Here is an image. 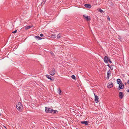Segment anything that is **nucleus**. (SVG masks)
Here are the masks:
<instances>
[{
    "label": "nucleus",
    "instance_id": "obj_31",
    "mask_svg": "<svg viewBox=\"0 0 129 129\" xmlns=\"http://www.w3.org/2000/svg\"><path fill=\"white\" fill-rule=\"evenodd\" d=\"M107 66H108L109 68H110V66H109V64H107Z\"/></svg>",
    "mask_w": 129,
    "mask_h": 129
},
{
    "label": "nucleus",
    "instance_id": "obj_26",
    "mask_svg": "<svg viewBox=\"0 0 129 129\" xmlns=\"http://www.w3.org/2000/svg\"><path fill=\"white\" fill-rule=\"evenodd\" d=\"M17 31V30H16L15 31H13L12 32V33H14V34L15 33H16Z\"/></svg>",
    "mask_w": 129,
    "mask_h": 129
},
{
    "label": "nucleus",
    "instance_id": "obj_19",
    "mask_svg": "<svg viewBox=\"0 0 129 129\" xmlns=\"http://www.w3.org/2000/svg\"><path fill=\"white\" fill-rule=\"evenodd\" d=\"M35 37L37 39H38L39 40L42 39V38L41 37H39V36H36Z\"/></svg>",
    "mask_w": 129,
    "mask_h": 129
},
{
    "label": "nucleus",
    "instance_id": "obj_32",
    "mask_svg": "<svg viewBox=\"0 0 129 129\" xmlns=\"http://www.w3.org/2000/svg\"><path fill=\"white\" fill-rule=\"evenodd\" d=\"M111 4L112 5H113V3L112 2L111 3Z\"/></svg>",
    "mask_w": 129,
    "mask_h": 129
},
{
    "label": "nucleus",
    "instance_id": "obj_14",
    "mask_svg": "<svg viewBox=\"0 0 129 129\" xmlns=\"http://www.w3.org/2000/svg\"><path fill=\"white\" fill-rule=\"evenodd\" d=\"M33 26V25H28L25 27V29H28L32 27Z\"/></svg>",
    "mask_w": 129,
    "mask_h": 129
},
{
    "label": "nucleus",
    "instance_id": "obj_21",
    "mask_svg": "<svg viewBox=\"0 0 129 129\" xmlns=\"http://www.w3.org/2000/svg\"><path fill=\"white\" fill-rule=\"evenodd\" d=\"M99 11L101 13L104 12L103 11V10H102L101 9H99Z\"/></svg>",
    "mask_w": 129,
    "mask_h": 129
},
{
    "label": "nucleus",
    "instance_id": "obj_16",
    "mask_svg": "<svg viewBox=\"0 0 129 129\" xmlns=\"http://www.w3.org/2000/svg\"><path fill=\"white\" fill-rule=\"evenodd\" d=\"M117 82L118 84H119L121 83V81L120 79H118L117 80Z\"/></svg>",
    "mask_w": 129,
    "mask_h": 129
},
{
    "label": "nucleus",
    "instance_id": "obj_20",
    "mask_svg": "<svg viewBox=\"0 0 129 129\" xmlns=\"http://www.w3.org/2000/svg\"><path fill=\"white\" fill-rule=\"evenodd\" d=\"M51 38H54L56 37V36L55 34L51 36Z\"/></svg>",
    "mask_w": 129,
    "mask_h": 129
},
{
    "label": "nucleus",
    "instance_id": "obj_1",
    "mask_svg": "<svg viewBox=\"0 0 129 129\" xmlns=\"http://www.w3.org/2000/svg\"><path fill=\"white\" fill-rule=\"evenodd\" d=\"M16 107L17 109L19 111L21 112L23 110V107L20 102L18 103L16 105Z\"/></svg>",
    "mask_w": 129,
    "mask_h": 129
},
{
    "label": "nucleus",
    "instance_id": "obj_25",
    "mask_svg": "<svg viewBox=\"0 0 129 129\" xmlns=\"http://www.w3.org/2000/svg\"><path fill=\"white\" fill-rule=\"evenodd\" d=\"M107 19L109 21L110 20V18L109 17V16H107Z\"/></svg>",
    "mask_w": 129,
    "mask_h": 129
},
{
    "label": "nucleus",
    "instance_id": "obj_2",
    "mask_svg": "<svg viewBox=\"0 0 129 129\" xmlns=\"http://www.w3.org/2000/svg\"><path fill=\"white\" fill-rule=\"evenodd\" d=\"M104 62L106 63H108V62L111 63V61L110 60L109 58L107 56H105L104 59Z\"/></svg>",
    "mask_w": 129,
    "mask_h": 129
},
{
    "label": "nucleus",
    "instance_id": "obj_28",
    "mask_svg": "<svg viewBox=\"0 0 129 129\" xmlns=\"http://www.w3.org/2000/svg\"><path fill=\"white\" fill-rule=\"evenodd\" d=\"M12 17L11 16H10V19H11V20L12 19Z\"/></svg>",
    "mask_w": 129,
    "mask_h": 129
},
{
    "label": "nucleus",
    "instance_id": "obj_27",
    "mask_svg": "<svg viewBox=\"0 0 129 129\" xmlns=\"http://www.w3.org/2000/svg\"><path fill=\"white\" fill-rule=\"evenodd\" d=\"M40 36L41 37H42L43 36V35L42 34H41L40 35Z\"/></svg>",
    "mask_w": 129,
    "mask_h": 129
},
{
    "label": "nucleus",
    "instance_id": "obj_10",
    "mask_svg": "<svg viewBox=\"0 0 129 129\" xmlns=\"http://www.w3.org/2000/svg\"><path fill=\"white\" fill-rule=\"evenodd\" d=\"M85 7L88 8H90L91 7V6L90 4H86L84 5Z\"/></svg>",
    "mask_w": 129,
    "mask_h": 129
},
{
    "label": "nucleus",
    "instance_id": "obj_30",
    "mask_svg": "<svg viewBox=\"0 0 129 129\" xmlns=\"http://www.w3.org/2000/svg\"><path fill=\"white\" fill-rule=\"evenodd\" d=\"M127 83L129 84V80H128L127 81Z\"/></svg>",
    "mask_w": 129,
    "mask_h": 129
},
{
    "label": "nucleus",
    "instance_id": "obj_7",
    "mask_svg": "<svg viewBox=\"0 0 129 129\" xmlns=\"http://www.w3.org/2000/svg\"><path fill=\"white\" fill-rule=\"evenodd\" d=\"M123 96L124 95L122 92H120L119 93V96L120 99H122Z\"/></svg>",
    "mask_w": 129,
    "mask_h": 129
},
{
    "label": "nucleus",
    "instance_id": "obj_9",
    "mask_svg": "<svg viewBox=\"0 0 129 129\" xmlns=\"http://www.w3.org/2000/svg\"><path fill=\"white\" fill-rule=\"evenodd\" d=\"M95 96V102L96 103L98 102V99L99 98L97 95H96L95 94H94Z\"/></svg>",
    "mask_w": 129,
    "mask_h": 129
},
{
    "label": "nucleus",
    "instance_id": "obj_4",
    "mask_svg": "<svg viewBox=\"0 0 129 129\" xmlns=\"http://www.w3.org/2000/svg\"><path fill=\"white\" fill-rule=\"evenodd\" d=\"M55 73V70L54 68H53L52 70L49 73V74L51 76L54 75Z\"/></svg>",
    "mask_w": 129,
    "mask_h": 129
},
{
    "label": "nucleus",
    "instance_id": "obj_3",
    "mask_svg": "<svg viewBox=\"0 0 129 129\" xmlns=\"http://www.w3.org/2000/svg\"><path fill=\"white\" fill-rule=\"evenodd\" d=\"M45 108V111L47 113H52L53 112V109H51L50 108L47 107H46Z\"/></svg>",
    "mask_w": 129,
    "mask_h": 129
},
{
    "label": "nucleus",
    "instance_id": "obj_6",
    "mask_svg": "<svg viewBox=\"0 0 129 129\" xmlns=\"http://www.w3.org/2000/svg\"><path fill=\"white\" fill-rule=\"evenodd\" d=\"M111 75V72L110 70H109L107 71V76L106 77V79H108L109 77V76Z\"/></svg>",
    "mask_w": 129,
    "mask_h": 129
},
{
    "label": "nucleus",
    "instance_id": "obj_35",
    "mask_svg": "<svg viewBox=\"0 0 129 129\" xmlns=\"http://www.w3.org/2000/svg\"><path fill=\"white\" fill-rule=\"evenodd\" d=\"M128 16H129V13H128Z\"/></svg>",
    "mask_w": 129,
    "mask_h": 129
},
{
    "label": "nucleus",
    "instance_id": "obj_15",
    "mask_svg": "<svg viewBox=\"0 0 129 129\" xmlns=\"http://www.w3.org/2000/svg\"><path fill=\"white\" fill-rule=\"evenodd\" d=\"M46 76L48 79H50L51 80H53L54 79H52V78H51V76L48 75H47Z\"/></svg>",
    "mask_w": 129,
    "mask_h": 129
},
{
    "label": "nucleus",
    "instance_id": "obj_29",
    "mask_svg": "<svg viewBox=\"0 0 129 129\" xmlns=\"http://www.w3.org/2000/svg\"><path fill=\"white\" fill-rule=\"evenodd\" d=\"M51 53L52 54V55H54V54L53 53H52V52H51Z\"/></svg>",
    "mask_w": 129,
    "mask_h": 129
},
{
    "label": "nucleus",
    "instance_id": "obj_33",
    "mask_svg": "<svg viewBox=\"0 0 129 129\" xmlns=\"http://www.w3.org/2000/svg\"><path fill=\"white\" fill-rule=\"evenodd\" d=\"M127 92H129V90H127Z\"/></svg>",
    "mask_w": 129,
    "mask_h": 129
},
{
    "label": "nucleus",
    "instance_id": "obj_13",
    "mask_svg": "<svg viewBox=\"0 0 129 129\" xmlns=\"http://www.w3.org/2000/svg\"><path fill=\"white\" fill-rule=\"evenodd\" d=\"M58 92L59 95H61L62 94L61 93L62 91L59 88L58 89Z\"/></svg>",
    "mask_w": 129,
    "mask_h": 129
},
{
    "label": "nucleus",
    "instance_id": "obj_23",
    "mask_svg": "<svg viewBox=\"0 0 129 129\" xmlns=\"http://www.w3.org/2000/svg\"><path fill=\"white\" fill-rule=\"evenodd\" d=\"M56 112H57V111L56 110H53V114H55L56 113Z\"/></svg>",
    "mask_w": 129,
    "mask_h": 129
},
{
    "label": "nucleus",
    "instance_id": "obj_17",
    "mask_svg": "<svg viewBox=\"0 0 129 129\" xmlns=\"http://www.w3.org/2000/svg\"><path fill=\"white\" fill-rule=\"evenodd\" d=\"M46 0H43V2L41 4V5H44L46 2Z\"/></svg>",
    "mask_w": 129,
    "mask_h": 129
},
{
    "label": "nucleus",
    "instance_id": "obj_5",
    "mask_svg": "<svg viewBox=\"0 0 129 129\" xmlns=\"http://www.w3.org/2000/svg\"><path fill=\"white\" fill-rule=\"evenodd\" d=\"M83 17L87 21H89L90 20V17L89 16H86L85 15H83Z\"/></svg>",
    "mask_w": 129,
    "mask_h": 129
},
{
    "label": "nucleus",
    "instance_id": "obj_36",
    "mask_svg": "<svg viewBox=\"0 0 129 129\" xmlns=\"http://www.w3.org/2000/svg\"><path fill=\"white\" fill-rule=\"evenodd\" d=\"M46 23H48H48L47 22Z\"/></svg>",
    "mask_w": 129,
    "mask_h": 129
},
{
    "label": "nucleus",
    "instance_id": "obj_22",
    "mask_svg": "<svg viewBox=\"0 0 129 129\" xmlns=\"http://www.w3.org/2000/svg\"><path fill=\"white\" fill-rule=\"evenodd\" d=\"M71 77L73 79H75V77L74 75H73Z\"/></svg>",
    "mask_w": 129,
    "mask_h": 129
},
{
    "label": "nucleus",
    "instance_id": "obj_11",
    "mask_svg": "<svg viewBox=\"0 0 129 129\" xmlns=\"http://www.w3.org/2000/svg\"><path fill=\"white\" fill-rule=\"evenodd\" d=\"M81 123L85 124V125H87L88 123L87 121H81L80 122Z\"/></svg>",
    "mask_w": 129,
    "mask_h": 129
},
{
    "label": "nucleus",
    "instance_id": "obj_18",
    "mask_svg": "<svg viewBox=\"0 0 129 129\" xmlns=\"http://www.w3.org/2000/svg\"><path fill=\"white\" fill-rule=\"evenodd\" d=\"M61 36V34H59L57 35V39H59Z\"/></svg>",
    "mask_w": 129,
    "mask_h": 129
},
{
    "label": "nucleus",
    "instance_id": "obj_8",
    "mask_svg": "<svg viewBox=\"0 0 129 129\" xmlns=\"http://www.w3.org/2000/svg\"><path fill=\"white\" fill-rule=\"evenodd\" d=\"M113 86V84L112 82L109 83L107 87L108 88H110L112 87Z\"/></svg>",
    "mask_w": 129,
    "mask_h": 129
},
{
    "label": "nucleus",
    "instance_id": "obj_34",
    "mask_svg": "<svg viewBox=\"0 0 129 129\" xmlns=\"http://www.w3.org/2000/svg\"><path fill=\"white\" fill-rule=\"evenodd\" d=\"M4 126L5 127V128H6L7 129V128H6V127H5V126Z\"/></svg>",
    "mask_w": 129,
    "mask_h": 129
},
{
    "label": "nucleus",
    "instance_id": "obj_24",
    "mask_svg": "<svg viewBox=\"0 0 129 129\" xmlns=\"http://www.w3.org/2000/svg\"><path fill=\"white\" fill-rule=\"evenodd\" d=\"M110 69L111 70H113V66H111L110 67Z\"/></svg>",
    "mask_w": 129,
    "mask_h": 129
},
{
    "label": "nucleus",
    "instance_id": "obj_12",
    "mask_svg": "<svg viewBox=\"0 0 129 129\" xmlns=\"http://www.w3.org/2000/svg\"><path fill=\"white\" fill-rule=\"evenodd\" d=\"M119 84V87L120 89H122L123 88L124 86L123 84H122L121 83Z\"/></svg>",
    "mask_w": 129,
    "mask_h": 129
}]
</instances>
